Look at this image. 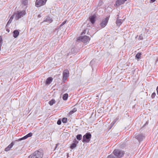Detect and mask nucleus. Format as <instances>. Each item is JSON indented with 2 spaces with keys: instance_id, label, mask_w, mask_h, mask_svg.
Listing matches in <instances>:
<instances>
[{
  "instance_id": "obj_20",
  "label": "nucleus",
  "mask_w": 158,
  "mask_h": 158,
  "mask_svg": "<svg viewBox=\"0 0 158 158\" xmlns=\"http://www.w3.org/2000/svg\"><path fill=\"white\" fill-rule=\"evenodd\" d=\"M116 23L117 25L120 26L122 23V20L121 19H117L116 20Z\"/></svg>"
},
{
  "instance_id": "obj_44",
  "label": "nucleus",
  "mask_w": 158,
  "mask_h": 158,
  "mask_svg": "<svg viewBox=\"0 0 158 158\" xmlns=\"http://www.w3.org/2000/svg\"><path fill=\"white\" fill-rule=\"evenodd\" d=\"M47 0H43V1H44H44H45V3H46V2H47Z\"/></svg>"
},
{
  "instance_id": "obj_19",
  "label": "nucleus",
  "mask_w": 158,
  "mask_h": 158,
  "mask_svg": "<svg viewBox=\"0 0 158 158\" xmlns=\"http://www.w3.org/2000/svg\"><path fill=\"white\" fill-rule=\"evenodd\" d=\"M119 118L118 117H117L114 120L113 122L111 123L110 124V125L111 126V128L114 126V125L115 123L118 120Z\"/></svg>"
},
{
  "instance_id": "obj_30",
  "label": "nucleus",
  "mask_w": 158,
  "mask_h": 158,
  "mask_svg": "<svg viewBox=\"0 0 158 158\" xmlns=\"http://www.w3.org/2000/svg\"><path fill=\"white\" fill-rule=\"evenodd\" d=\"M138 40H143V35L142 34H140L139 36Z\"/></svg>"
},
{
  "instance_id": "obj_27",
  "label": "nucleus",
  "mask_w": 158,
  "mask_h": 158,
  "mask_svg": "<svg viewBox=\"0 0 158 158\" xmlns=\"http://www.w3.org/2000/svg\"><path fill=\"white\" fill-rule=\"evenodd\" d=\"M107 158H117L113 154H111V155H109L107 157Z\"/></svg>"
},
{
  "instance_id": "obj_6",
  "label": "nucleus",
  "mask_w": 158,
  "mask_h": 158,
  "mask_svg": "<svg viewBox=\"0 0 158 158\" xmlns=\"http://www.w3.org/2000/svg\"><path fill=\"white\" fill-rule=\"evenodd\" d=\"M69 76V71L68 70H65L63 73L62 80L63 82H65L67 80Z\"/></svg>"
},
{
  "instance_id": "obj_26",
  "label": "nucleus",
  "mask_w": 158,
  "mask_h": 158,
  "mask_svg": "<svg viewBox=\"0 0 158 158\" xmlns=\"http://www.w3.org/2000/svg\"><path fill=\"white\" fill-rule=\"evenodd\" d=\"M141 55V53H138L136 55L135 57L136 58L139 59L140 58Z\"/></svg>"
},
{
  "instance_id": "obj_15",
  "label": "nucleus",
  "mask_w": 158,
  "mask_h": 158,
  "mask_svg": "<svg viewBox=\"0 0 158 158\" xmlns=\"http://www.w3.org/2000/svg\"><path fill=\"white\" fill-rule=\"evenodd\" d=\"M13 36L15 38H17L19 35V32L17 30H15L13 32Z\"/></svg>"
},
{
  "instance_id": "obj_31",
  "label": "nucleus",
  "mask_w": 158,
  "mask_h": 158,
  "mask_svg": "<svg viewBox=\"0 0 158 158\" xmlns=\"http://www.w3.org/2000/svg\"><path fill=\"white\" fill-rule=\"evenodd\" d=\"M61 121L60 119H59L57 121V124L60 125L61 124Z\"/></svg>"
},
{
  "instance_id": "obj_28",
  "label": "nucleus",
  "mask_w": 158,
  "mask_h": 158,
  "mask_svg": "<svg viewBox=\"0 0 158 158\" xmlns=\"http://www.w3.org/2000/svg\"><path fill=\"white\" fill-rule=\"evenodd\" d=\"M14 142H12L8 146V148H9L11 149L12 147L14 145Z\"/></svg>"
},
{
  "instance_id": "obj_41",
  "label": "nucleus",
  "mask_w": 158,
  "mask_h": 158,
  "mask_svg": "<svg viewBox=\"0 0 158 158\" xmlns=\"http://www.w3.org/2000/svg\"><path fill=\"white\" fill-rule=\"evenodd\" d=\"M6 31H8V32L10 31V30L8 28H7L6 30Z\"/></svg>"
},
{
  "instance_id": "obj_17",
  "label": "nucleus",
  "mask_w": 158,
  "mask_h": 158,
  "mask_svg": "<svg viewBox=\"0 0 158 158\" xmlns=\"http://www.w3.org/2000/svg\"><path fill=\"white\" fill-rule=\"evenodd\" d=\"M21 2L23 6H26V8L28 3V0H21Z\"/></svg>"
},
{
  "instance_id": "obj_35",
  "label": "nucleus",
  "mask_w": 158,
  "mask_h": 158,
  "mask_svg": "<svg viewBox=\"0 0 158 158\" xmlns=\"http://www.w3.org/2000/svg\"><path fill=\"white\" fill-rule=\"evenodd\" d=\"M10 148H8V146H7V147H6L5 149V151H9L10 150Z\"/></svg>"
},
{
  "instance_id": "obj_3",
  "label": "nucleus",
  "mask_w": 158,
  "mask_h": 158,
  "mask_svg": "<svg viewBox=\"0 0 158 158\" xmlns=\"http://www.w3.org/2000/svg\"><path fill=\"white\" fill-rule=\"evenodd\" d=\"M91 136V134L90 133H86L83 137L82 142L84 143H89L90 141Z\"/></svg>"
},
{
  "instance_id": "obj_9",
  "label": "nucleus",
  "mask_w": 158,
  "mask_h": 158,
  "mask_svg": "<svg viewBox=\"0 0 158 158\" xmlns=\"http://www.w3.org/2000/svg\"><path fill=\"white\" fill-rule=\"evenodd\" d=\"M109 19V17H107L103 19L100 23V26L102 28L104 27L107 24Z\"/></svg>"
},
{
  "instance_id": "obj_39",
  "label": "nucleus",
  "mask_w": 158,
  "mask_h": 158,
  "mask_svg": "<svg viewBox=\"0 0 158 158\" xmlns=\"http://www.w3.org/2000/svg\"><path fill=\"white\" fill-rule=\"evenodd\" d=\"M58 145H59V143H58V144L57 143L56 144V146L55 147V149H56L57 148V146H58Z\"/></svg>"
},
{
  "instance_id": "obj_18",
  "label": "nucleus",
  "mask_w": 158,
  "mask_h": 158,
  "mask_svg": "<svg viewBox=\"0 0 158 158\" xmlns=\"http://www.w3.org/2000/svg\"><path fill=\"white\" fill-rule=\"evenodd\" d=\"M44 22H48L49 23H51L53 21L52 19L50 18L48 16L44 20Z\"/></svg>"
},
{
  "instance_id": "obj_1",
  "label": "nucleus",
  "mask_w": 158,
  "mask_h": 158,
  "mask_svg": "<svg viewBox=\"0 0 158 158\" xmlns=\"http://www.w3.org/2000/svg\"><path fill=\"white\" fill-rule=\"evenodd\" d=\"M44 153L42 150L39 149L35 151L28 156V158H43Z\"/></svg>"
},
{
  "instance_id": "obj_22",
  "label": "nucleus",
  "mask_w": 158,
  "mask_h": 158,
  "mask_svg": "<svg viewBox=\"0 0 158 158\" xmlns=\"http://www.w3.org/2000/svg\"><path fill=\"white\" fill-rule=\"evenodd\" d=\"M77 111V109L76 108H74L72 110H71L69 113V115H72L73 114L76 112Z\"/></svg>"
},
{
  "instance_id": "obj_36",
  "label": "nucleus",
  "mask_w": 158,
  "mask_h": 158,
  "mask_svg": "<svg viewBox=\"0 0 158 158\" xmlns=\"http://www.w3.org/2000/svg\"><path fill=\"white\" fill-rule=\"evenodd\" d=\"M87 31V29L84 30L83 31V32H82V34H85L86 33Z\"/></svg>"
},
{
  "instance_id": "obj_33",
  "label": "nucleus",
  "mask_w": 158,
  "mask_h": 158,
  "mask_svg": "<svg viewBox=\"0 0 158 158\" xmlns=\"http://www.w3.org/2000/svg\"><path fill=\"white\" fill-rule=\"evenodd\" d=\"M28 137H31L32 135V133L31 132H30L27 135Z\"/></svg>"
},
{
  "instance_id": "obj_14",
  "label": "nucleus",
  "mask_w": 158,
  "mask_h": 158,
  "mask_svg": "<svg viewBox=\"0 0 158 158\" xmlns=\"http://www.w3.org/2000/svg\"><path fill=\"white\" fill-rule=\"evenodd\" d=\"M89 19L90 21L92 24L94 23L96 20L95 17L94 15H92L90 17Z\"/></svg>"
},
{
  "instance_id": "obj_37",
  "label": "nucleus",
  "mask_w": 158,
  "mask_h": 158,
  "mask_svg": "<svg viewBox=\"0 0 158 158\" xmlns=\"http://www.w3.org/2000/svg\"><path fill=\"white\" fill-rule=\"evenodd\" d=\"M148 121H147L143 125V127H144V126H145L146 125H148Z\"/></svg>"
},
{
  "instance_id": "obj_32",
  "label": "nucleus",
  "mask_w": 158,
  "mask_h": 158,
  "mask_svg": "<svg viewBox=\"0 0 158 158\" xmlns=\"http://www.w3.org/2000/svg\"><path fill=\"white\" fill-rule=\"evenodd\" d=\"M156 95V94L155 92H153L152 94L151 97L152 98H154Z\"/></svg>"
},
{
  "instance_id": "obj_13",
  "label": "nucleus",
  "mask_w": 158,
  "mask_h": 158,
  "mask_svg": "<svg viewBox=\"0 0 158 158\" xmlns=\"http://www.w3.org/2000/svg\"><path fill=\"white\" fill-rule=\"evenodd\" d=\"M52 80L53 78L52 77H48L46 81L45 84L47 85H49L52 81Z\"/></svg>"
},
{
  "instance_id": "obj_46",
  "label": "nucleus",
  "mask_w": 158,
  "mask_h": 158,
  "mask_svg": "<svg viewBox=\"0 0 158 158\" xmlns=\"http://www.w3.org/2000/svg\"><path fill=\"white\" fill-rule=\"evenodd\" d=\"M119 16V15H117V16Z\"/></svg>"
},
{
  "instance_id": "obj_47",
  "label": "nucleus",
  "mask_w": 158,
  "mask_h": 158,
  "mask_svg": "<svg viewBox=\"0 0 158 158\" xmlns=\"http://www.w3.org/2000/svg\"><path fill=\"white\" fill-rule=\"evenodd\" d=\"M69 156V154H68V156Z\"/></svg>"
},
{
  "instance_id": "obj_11",
  "label": "nucleus",
  "mask_w": 158,
  "mask_h": 158,
  "mask_svg": "<svg viewBox=\"0 0 158 158\" xmlns=\"http://www.w3.org/2000/svg\"><path fill=\"white\" fill-rule=\"evenodd\" d=\"M127 0H117L115 3L114 6H118L120 5L123 4Z\"/></svg>"
},
{
  "instance_id": "obj_5",
  "label": "nucleus",
  "mask_w": 158,
  "mask_h": 158,
  "mask_svg": "<svg viewBox=\"0 0 158 158\" xmlns=\"http://www.w3.org/2000/svg\"><path fill=\"white\" fill-rule=\"evenodd\" d=\"M90 39V38L89 36L85 35L79 37L77 40H81L84 43L87 44L89 43Z\"/></svg>"
},
{
  "instance_id": "obj_23",
  "label": "nucleus",
  "mask_w": 158,
  "mask_h": 158,
  "mask_svg": "<svg viewBox=\"0 0 158 158\" xmlns=\"http://www.w3.org/2000/svg\"><path fill=\"white\" fill-rule=\"evenodd\" d=\"M55 102L56 101L55 100L52 99L48 103L50 106H52L55 103Z\"/></svg>"
},
{
  "instance_id": "obj_24",
  "label": "nucleus",
  "mask_w": 158,
  "mask_h": 158,
  "mask_svg": "<svg viewBox=\"0 0 158 158\" xmlns=\"http://www.w3.org/2000/svg\"><path fill=\"white\" fill-rule=\"evenodd\" d=\"M28 137L27 135L24 136L23 137L20 138V139H19L18 140H16V141H20L24 139H25L27 138Z\"/></svg>"
},
{
  "instance_id": "obj_40",
  "label": "nucleus",
  "mask_w": 158,
  "mask_h": 158,
  "mask_svg": "<svg viewBox=\"0 0 158 158\" xmlns=\"http://www.w3.org/2000/svg\"><path fill=\"white\" fill-rule=\"evenodd\" d=\"M156 0H151V2L152 3L154 2Z\"/></svg>"
},
{
  "instance_id": "obj_8",
  "label": "nucleus",
  "mask_w": 158,
  "mask_h": 158,
  "mask_svg": "<svg viewBox=\"0 0 158 158\" xmlns=\"http://www.w3.org/2000/svg\"><path fill=\"white\" fill-rule=\"evenodd\" d=\"M45 4V1L43 0H36L35 2V6L37 7H40Z\"/></svg>"
},
{
  "instance_id": "obj_29",
  "label": "nucleus",
  "mask_w": 158,
  "mask_h": 158,
  "mask_svg": "<svg viewBox=\"0 0 158 158\" xmlns=\"http://www.w3.org/2000/svg\"><path fill=\"white\" fill-rule=\"evenodd\" d=\"M67 119L66 118H62V121L64 123H67Z\"/></svg>"
},
{
  "instance_id": "obj_4",
  "label": "nucleus",
  "mask_w": 158,
  "mask_h": 158,
  "mask_svg": "<svg viewBox=\"0 0 158 158\" xmlns=\"http://www.w3.org/2000/svg\"><path fill=\"white\" fill-rule=\"evenodd\" d=\"M134 138L137 139L139 143L141 142L145 138V134L143 133H136L134 135Z\"/></svg>"
},
{
  "instance_id": "obj_43",
  "label": "nucleus",
  "mask_w": 158,
  "mask_h": 158,
  "mask_svg": "<svg viewBox=\"0 0 158 158\" xmlns=\"http://www.w3.org/2000/svg\"><path fill=\"white\" fill-rule=\"evenodd\" d=\"M41 15H38V18H40V17H41Z\"/></svg>"
},
{
  "instance_id": "obj_21",
  "label": "nucleus",
  "mask_w": 158,
  "mask_h": 158,
  "mask_svg": "<svg viewBox=\"0 0 158 158\" xmlns=\"http://www.w3.org/2000/svg\"><path fill=\"white\" fill-rule=\"evenodd\" d=\"M68 94H64L62 98L64 100H66L68 99Z\"/></svg>"
},
{
  "instance_id": "obj_16",
  "label": "nucleus",
  "mask_w": 158,
  "mask_h": 158,
  "mask_svg": "<svg viewBox=\"0 0 158 158\" xmlns=\"http://www.w3.org/2000/svg\"><path fill=\"white\" fill-rule=\"evenodd\" d=\"M77 53V49L76 48H73L71 49V53L69 52V53H68L67 55L68 56L69 55H71V54H75Z\"/></svg>"
},
{
  "instance_id": "obj_38",
  "label": "nucleus",
  "mask_w": 158,
  "mask_h": 158,
  "mask_svg": "<svg viewBox=\"0 0 158 158\" xmlns=\"http://www.w3.org/2000/svg\"><path fill=\"white\" fill-rule=\"evenodd\" d=\"M67 87L65 86L63 88V90H66L67 89Z\"/></svg>"
},
{
  "instance_id": "obj_25",
  "label": "nucleus",
  "mask_w": 158,
  "mask_h": 158,
  "mask_svg": "<svg viewBox=\"0 0 158 158\" xmlns=\"http://www.w3.org/2000/svg\"><path fill=\"white\" fill-rule=\"evenodd\" d=\"M82 135L81 134H78L76 136V138L78 140H80L82 139Z\"/></svg>"
},
{
  "instance_id": "obj_10",
  "label": "nucleus",
  "mask_w": 158,
  "mask_h": 158,
  "mask_svg": "<svg viewBox=\"0 0 158 158\" xmlns=\"http://www.w3.org/2000/svg\"><path fill=\"white\" fill-rule=\"evenodd\" d=\"M78 143V141H77L76 139H74L73 140V143L71 144L70 146V148L72 149H73L77 147V144Z\"/></svg>"
},
{
  "instance_id": "obj_42",
  "label": "nucleus",
  "mask_w": 158,
  "mask_h": 158,
  "mask_svg": "<svg viewBox=\"0 0 158 158\" xmlns=\"http://www.w3.org/2000/svg\"><path fill=\"white\" fill-rule=\"evenodd\" d=\"M156 91L157 94H158V86L156 88Z\"/></svg>"
},
{
  "instance_id": "obj_45",
  "label": "nucleus",
  "mask_w": 158,
  "mask_h": 158,
  "mask_svg": "<svg viewBox=\"0 0 158 158\" xmlns=\"http://www.w3.org/2000/svg\"><path fill=\"white\" fill-rule=\"evenodd\" d=\"M93 62V60H91V61H90V64H91V63H92Z\"/></svg>"
},
{
  "instance_id": "obj_7",
  "label": "nucleus",
  "mask_w": 158,
  "mask_h": 158,
  "mask_svg": "<svg viewBox=\"0 0 158 158\" xmlns=\"http://www.w3.org/2000/svg\"><path fill=\"white\" fill-rule=\"evenodd\" d=\"M26 12L25 10H23L18 12L16 14L15 19L16 20H18L19 19L21 18L22 17L26 14Z\"/></svg>"
},
{
  "instance_id": "obj_2",
  "label": "nucleus",
  "mask_w": 158,
  "mask_h": 158,
  "mask_svg": "<svg viewBox=\"0 0 158 158\" xmlns=\"http://www.w3.org/2000/svg\"><path fill=\"white\" fill-rule=\"evenodd\" d=\"M113 153L115 156L118 158H121L122 157L125 153L124 151L118 149H115Z\"/></svg>"
},
{
  "instance_id": "obj_34",
  "label": "nucleus",
  "mask_w": 158,
  "mask_h": 158,
  "mask_svg": "<svg viewBox=\"0 0 158 158\" xmlns=\"http://www.w3.org/2000/svg\"><path fill=\"white\" fill-rule=\"evenodd\" d=\"M67 21L65 20L60 25V27H61L64 25L66 22Z\"/></svg>"
},
{
  "instance_id": "obj_12",
  "label": "nucleus",
  "mask_w": 158,
  "mask_h": 158,
  "mask_svg": "<svg viewBox=\"0 0 158 158\" xmlns=\"http://www.w3.org/2000/svg\"><path fill=\"white\" fill-rule=\"evenodd\" d=\"M14 18V15H13L11 16V17H10L9 20L7 22V24L6 26V28H8L9 27V26L10 25V23H11L12 20Z\"/></svg>"
}]
</instances>
